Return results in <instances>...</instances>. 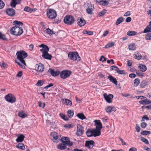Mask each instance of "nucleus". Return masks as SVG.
Masks as SVG:
<instances>
[{"label":"nucleus","instance_id":"1","mask_svg":"<svg viewBox=\"0 0 151 151\" xmlns=\"http://www.w3.org/2000/svg\"><path fill=\"white\" fill-rule=\"evenodd\" d=\"M23 32V30L22 28L16 26L12 27L10 29V33L17 36L20 35Z\"/></svg>","mask_w":151,"mask_h":151},{"label":"nucleus","instance_id":"2","mask_svg":"<svg viewBox=\"0 0 151 151\" xmlns=\"http://www.w3.org/2000/svg\"><path fill=\"white\" fill-rule=\"evenodd\" d=\"M46 15L48 18L52 19L56 17L57 14L56 12L54 9H49L46 10Z\"/></svg>","mask_w":151,"mask_h":151},{"label":"nucleus","instance_id":"3","mask_svg":"<svg viewBox=\"0 0 151 151\" xmlns=\"http://www.w3.org/2000/svg\"><path fill=\"white\" fill-rule=\"evenodd\" d=\"M5 98L7 101L11 103H14L16 101L15 96L12 93L8 94L5 96Z\"/></svg>","mask_w":151,"mask_h":151},{"label":"nucleus","instance_id":"4","mask_svg":"<svg viewBox=\"0 0 151 151\" xmlns=\"http://www.w3.org/2000/svg\"><path fill=\"white\" fill-rule=\"evenodd\" d=\"M63 21L65 24L70 25L74 22L75 20L74 17L72 16L68 15L64 17Z\"/></svg>","mask_w":151,"mask_h":151},{"label":"nucleus","instance_id":"5","mask_svg":"<svg viewBox=\"0 0 151 151\" xmlns=\"http://www.w3.org/2000/svg\"><path fill=\"white\" fill-rule=\"evenodd\" d=\"M71 73V71L65 70H63L60 73V77L63 79H65L68 78Z\"/></svg>","mask_w":151,"mask_h":151},{"label":"nucleus","instance_id":"6","mask_svg":"<svg viewBox=\"0 0 151 151\" xmlns=\"http://www.w3.org/2000/svg\"><path fill=\"white\" fill-rule=\"evenodd\" d=\"M84 132V128L81 125L78 124L77 126V131L76 134L77 135L79 136L82 135Z\"/></svg>","mask_w":151,"mask_h":151},{"label":"nucleus","instance_id":"7","mask_svg":"<svg viewBox=\"0 0 151 151\" xmlns=\"http://www.w3.org/2000/svg\"><path fill=\"white\" fill-rule=\"evenodd\" d=\"M51 136V139L54 142H58L60 140V137L57 135V134L55 132H52Z\"/></svg>","mask_w":151,"mask_h":151},{"label":"nucleus","instance_id":"8","mask_svg":"<svg viewBox=\"0 0 151 151\" xmlns=\"http://www.w3.org/2000/svg\"><path fill=\"white\" fill-rule=\"evenodd\" d=\"M44 65L43 64L39 63L37 64L36 65V70L39 73H42L44 70Z\"/></svg>","mask_w":151,"mask_h":151},{"label":"nucleus","instance_id":"9","mask_svg":"<svg viewBox=\"0 0 151 151\" xmlns=\"http://www.w3.org/2000/svg\"><path fill=\"white\" fill-rule=\"evenodd\" d=\"M103 96L106 101L108 103L112 102V99L113 98L114 96L112 94H110L108 95L106 93L103 94Z\"/></svg>","mask_w":151,"mask_h":151},{"label":"nucleus","instance_id":"10","mask_svg":"<svg viewBox=\"0 0 151 151\" xmlns=\"http://www.w3.org/2000/svg\"><path fill=\"white\" fill-rule=\"evenodd\" d=\"M94 8V6L92 4H88L87 5V8L86 9V11L88 14H92V11L93 10Z\"/></svg>","mask_w":151,"mask_h":151},{"label":"nucleus","instance_id":"11","mask_svg":"<svg viewBox=\"0 0 151 151\" xmlns=\"http://www.w3.org/2000/svg\"><path fill=\"white\" fill-rule=\"evenodd\" d=\"M96 129L100 130L102 128V124L99 120H95L94 121Z\"/></svg>","mask_w":151,"mask_h":151},{"label":"nucleus","instance_id":"12","mask_svg":"<svg viewBox=\"0 0 151 151\" xmlns=\"http://www.w3.org/2000/svg\"><path fill=\"white\" fill-rule=\"evenodd\" d=\"M17 57H27V53L24 51L21 50L16 53Z\"/></svg>","mask_w":151,"mask_h":151},{"label":"nucleus","instance_id":"13","mask_svg":"<svg viewBox=\"0 0 151 151\" xmlns=\"http://www.w3.org/2000/svg\"><path fill=\"white\" fill-rule=\"evenodd\" d=\"M95 142L93 140L86 141L85 142V146L89 148H92Z\"/></svg>","mask_w":151,"mask_h":151},{"label":"nucleus","instance_id":"14","mask_svg":"<svg viewBox=\"0 0 151 151\" xmlns=\"http://www.w3.org/2000/svg\"><path fill=\"white\" fill-rule=\"evenodd\" d=\"M48 72H50L51 75L53 76H57L60 73L59 71H55L51 68H49Z\"/></svg>","mask_w":151,"mask_h":151},{"label":"nucleus","instance_id":"15","mask_svg":"<svg viewBox=\"0 0 151 151\" xmlns=\"http://www.w3.org/2000/svg\"><path fill=\"white\" fill-rule=\"evenodd\" d=\"M7 14L10 16H13L15 14V12L14 9L12 8L7 9L6 10Z\"/></svg>","mask_w":151,"mask_h":151},{"label":"nucleus","instance_id":"16","mask_svg":"<svg viewBox=\"0 0 151 151\" xmlns=\"http://www.w3.org/2000/svg\"><path fill=\"white\" fill-rule=\"evenodd\" d=\"M86 23L85 20L83 18H81L79 19H78L77 20V24L80 27L84 26Z\"/></svg>","mask_w":151,"mask_h":151},{"label":"nucleus","instance_id":"17","mask_svg":"<svg viewBox=\"0 0 151 151\" xmlns=\"http://www.w3.org/2000/svg\"><path fill=\"white\" fill-rule=\"evenodd\" d=\"M106 111L108 113H113L116 110V108L112 106H108L106 108Z\"/></svg>","mask_w":151,"mask_h":151},{"label":"nucleus","instance_id":"18","mask_svg":"<svg viewBox=\"0 0 151 151\" xmlns=\"http://www.w3.org/2000/svg\"><path fill=\"white\" fill-rule=\"evenodd\" d=\"M107 79H109V81L115 85H117V81L116 79L113 77L112 76L109 75L107 76Z\"/></svg>","mask_w":151,"mask_h":151},{"label":"nucleus","instance_id":"19","mask_svg":"<svg viewBox=\"0 0 151 151\" xmlns=\"http://www.w3.org/2000/svg\"><path fill=\"white\" fill-rule=\"evenodd\" d=\"M21 0H12L10 2V5L12 8L15 7L17 4L20 3Z\"/></svg>","mask_w":151,"mask_h":151},{"label":"nucleus","instance_id":"20","mask_svg":"<svg viewBox=\"0 0 151 151\" xmlns=\"http://www.w3.org/2000/svg\"><path fill=\"white\" fill-rule=\"evenodd\" d=\"M92 132L94 137L99 136L101 134V130L96 129H92Z\"/></svg>","mask_w":151,"mask_h":151},{"label":"nucleus","instance_id":"21","mask_svg":"<svg viewBox=\"0 0 151 151\" xmlns=\"http://www.w3.org/2000/svg\"><path fill=\"white\" fill-rule=\"evenodd\" d=\"M62 143H63L64 145L65 146L66 145L68 146L69 147L73 145V143L72 142H71L70 140V139H68V140L66 141H63L62 142Z\"/></svg>","mask_w":151,"mask_h":151},{"label":"nucleus","instance_id":"22","mask_svg":"<svg viewBox=\"0 0 151 151\" xmlns=\"http://www.w3.org/2000/svg\"><path fill=\"white\" fill-rule=\"evenodd\" d=\"M25 136L23 134L19 135L17 137V138L16 139L17 142H22L24 139Z\"/></svg>","mask_w":151,"mask_h":151},{"label":"nucleus","instance_id":"23","mask_svg":"<svg viewBox=\"0 0 151 151\" xmlns=\"http://www.w3.org/2000/svg\"><path fill=\"white\" fill-rule=\"evenodd\" d=\"M49 51V49L47 50H45L41 51L42 55V57H52V55L48 53Z\"/></svg>","mask_w":151,"mask_h":151},{"label":"nucleus","instance_id":"24","mask_svg":"<svg viewBox=\"0 0 151 151\" xmlns=\"http://www.w3.org/2000/svg\"><path fill=\"white\" fill-rule=\"evenodd\" d=\"M68 57H79L77 52H70L68 54Z\"/></svg>","mask_w":151,"mask_h":151},{"label":"nucleus","instance_id":"25","mask_svg":"<svg viewBox=\"0 0 151 151\" xmlns=\"http://www.w3.org/2000/svg\"><path fill=\"white\" fill-rule=\"evenodd\" d=\"M18 115L19 117L22 119L26 117L27 116V114L25 113L23 111H21L19 112Z\"/></svg>","mask_w":151,"mask_h":151},{"label":"nucleus","instance_id":"26","mask_svg":"<svg viewBox=\"0 0 151 151\" xmlns=\"http://www.w3.org/2000/svg\"><path fill=\"white\" fill-rule=\"evenodd\" d=\"M124 20V19L123 17H119L117 19L115 23V25L116 26H118L121 23L123 22Z\"/></svg>","mask_w":151,"mask_h":151},{"label":"nucleus","instance_id":"27","mask_svg":"<svg viewBox=\"0 0 151 151\" xmlns=\"http://www.w3.org/2000/svg\"><path fill=\"white\" fill-rule=\"evenodd\" d=\"M39 47L42 48L40 50V52L45 50H47L49 49L48 46L44 44H41L39 46Z\"/></svg>","mask_w":151,"mask_h":151},{"label":"nucleus","instance_id":"28","mask_svg":"<svg viewBox=\"0 0 151 151\" xmlns=\"http://www.w3.org/2000/svg\"><path fill=\"white\" fill-rule=\"evenodd\" d=\"M57 148L60 150H64L66 148V147L63 143H61L57 146Z\"/></svg>","mask_w":151,"mask_h":151},{"label":"nucleus","instance_id":"29","mask_svg":"<svg viewBox=\"0 0 151 151\" xmlns=\"http://www.w3.org/2000/svg\"><path fill=\"white\" fill-rule=\"evenodd\" d=\"M140 70L142 72H144L147 70V67L145 65L141 64L138 66Z\"/></svg>","mask_w":151,"mask_h":151},{"label":"nucleus","instance_id":"30","mask_svg":"<svg viewBox=\"0 0 151 151\" xmlns=\"http://www.w3.org/2000/svg\"><path fill=\"white\" fill-rule=\"evenodd\" d=\"M139 103L141 104H148L151 103V102L147 99L143 100L141 101H139Z\"/></svg>","mask_w":151,"mask_h":151},{"label":"nucleus","instance_id":"31","mask_svg":"<svg viewBox=\"0 0 151 151\" xmlns=\"http://www.w3.org/2000/svg\"><path fill=\"white\" fill-rule=\"evenodd\" d=\"M136 48L135 43H131L128 46V48L129 50H134Z\"/></svg>","mask_w":151,"mask_h":151},{"label":"nucleus","instance_id":"32","mask_svg":"<svg viewBox=\"0 0 151 151\" xmlns=\"http://www.w3.org/2000/svg\"><path fill=\"white\" fill-rule=\"evenodd\" d=\"M86 134L88 137H91L93 136L92 129H88L86 132Z\"/></svg>","mask_w":151,"mask_h":151},{"label":"nucleus","instance_id":"33","mask_svg":"<svg viewBox=\"0 0 151 151\" xmlns=\"http://www.w3.org/2000/svg\"><path fill=\"white\" fill-rule=\"evenodd\" d=\"M16 147L23 150H24L25 149L24 145L22 143H20L16 145Z\"/></svg>","mask_w":151,"mask_h":151},{"label":"nucleus","instance_id":"34","mask_svg":"<svg viewBox=\"0 0 151 151\" xmlns=\"http://www.w3.org/2000/svg\"><path fill=\"white\" fill-rule=\"evenodd\" d=\"M44 31L47 34L50 35H52L55 34V33H54L52 30L50 29L49 28L46 29Z\"/></svg>","mask_w":151,"mask_h":151},{"label":"nucleus","instance_id":"35","mask_svg":"<svg viewBox=\"0 0 151 151\" xmlns=\"http://www.w3.org/2000/svg\"><path fill=\"white\" fill-rule=\"evenodd\" d=\"M13 24L14 25L17 26H22L23 25V23L20 21H15L13 22Z\"/></svg>","mask_w":151,"mask_h":151},{"label":"nucleus","instance_id":"36","mask_svg":"<svg viewBox=\"0 0 151 151\" xmlns=\"http://www.w3.org/2000/svg\"><path fill=\"white\" fill-rule=\"evenodd\" d=\"M148 82L145 80L142 81L140 84V86L141 88H144L147 85Z\"/></svg>","mask_w":151,"mask_h":151},{"label":"nucleus","instance_id":"37","mask_svg":"<svg viewBox=\"0 0 151 151\" xmlns=\"http://www.w3.org/2000/svg\"><path fill=\"white\" fill-rule=\"evenodd\" d=\"M77 116L80 119L83 120L86 118L85 116L84 115L83 113H78Z\"/></svg>","mask_w":151,"mask_h":151},{"label":"nucleus","instance_id":"38","mask_svg":"<svg viewBox=\"0 0 151 151\" xmlns=\"http://www.w3.org/2000/svg\"><path fill=\"white\" fill-rule=\"evenodd\" d=\"M26 57H17V59L19 60L22 64L24 65H26L25 61L24 59Z\"/></svg>","mask_w":151,"mask_h":151},{"label":"nucleus","instance_id":"39","mask_svg":"<svg viewBox=\"0 0 151 151\" xmlns=\"http://www.w3.org/2000/svg\"><path fill=\"white\" fill-rule=\"evenodd\" d=\"M74 111L71 110H69L67 112V115L69 117H72L73 115Z\"/></svg>","mask_w":151,"mask_h":151},{"label":"nucleus","instance_id":"40","mask_svg":"<svg viewBox=\"0 0 151 151\" xmlns=\"http://www.w3.org/2000/svg\"><path fill=\"white\" fill-rule=\"evenodd\" d=\"M140 83L139 79L138 78L135 79L134 80V86L137 87Z\"/></svg>","mask_w":151,"mask_h":151},{"label":"nucleus","instance_id":"41","mask_svg":"<svg viewBox=\"0 0 151 151\" xmlns=\"http://www.w3.org/2000/svg\"><path fill=\"white\" fill-rule=\"evenodd\" d=\"M137 34V32L134 31H129L127 32V35L130 36H132L135 35Z\"/></svg>","mask_w":151,"mask_h":151},{"label":"nucleus","instance_id":"42","mask_svg":"<svg viewBox=\"0 0 151 151\" xmlns=\"http://www.w3.org/2000/svg\"><path fill=\"white\" fill-rule=\"evenodd\" d=\"M70 59L71 60H73L74 61H79L81 60V57H69Z\"/></svg>","mask_w":151,"mask_h":151},{"label":"nucleus","instance_id":"43","mask_svg":"<svg viewBox=\"0 0 151 151\" xmlns=\"http://www.w3.org/2000/svg\"><path fill=\"white\" fill-rule=\"evenodd\" d=\"M83 33L84 34H87L89 35H92L93 34V32L92 31H87L86 30H84L83 32Z\"/></svg>","mask_w":151,"mask_h":151},{"label":"nucleus","instance_id":"44","mask_svg":"<svg viewBox=\"0 0 151 151\" xmlns=\"http://www.w3.org/2000/svg\"><path fill=\"white\" fill-rule=\"evenodd\" d=\"M64 103L67 105H69L70 106L72 105V103L70 100L65 99V100Z\"/></svg>","mask_w":151,"mask_h":151},{"label":"nucleus","instance_id":"45","mask_svg":"<svg viewBox=\"0 0 151 151\" xmlns=\"http://www.w3.org/2000/svg\"><path fill=\"white\" fill-rule=\"evenodd\" d=\"M44 81L43 80H39L36 85L38 86H41L43 84Z\"/></svg>","mask_w":151,"mask_h":151},{"label":"nucleus","instance_id":"46","mask_svg":"<svg viewBox=\"0 0 151 151\" xmlns=\"http://www.w3.org/2000/svg\"><path fill=\"white\" fill-rule=\"evenodd\" d=\"M151 133L150 131H143L141 132V134L142 135H147Z\"/></svg>","mask_w":151,"mask_h":151},{"label":"nucleus","instance_id":"47","mask_svg":"<svg viewBox=\"0 0 151 151\" xmlns=\"http://www.w3.org/2000/svg\"><path fill=\"white\" fill-rule=\"evenodd\" d=\"M0 65L2 68L5 69L7 67V65L3 61L0 62Z\"/></svg>","mask_w":151,"mask_h":151},{"label":"nucleus","instance_id":"48","mask_svg":"<svg viewBox=\"0 0 151 151\" xmlns=\"http://www.w3.org/2000/svg\"><path fill=\"white\" fill-rule=\"evenodd\" d=\"M114 43L113 42H112L106 45L105 47L106 48H109L110 47H113L114 46Z\"/></svg>","mask_w":151,"mask_h":151},{"label":"nucleus","instance_id":"49","mask_svg":"<svg viewBox=\"0 0 151 151\" xmlns=\"http://www.w3.org/2000/svg\"><path fill=\"white\" fill-rule=\"evenodd\" d=\"M106 9H103L102 11L100 12L99 13V15L100 17L104 15L106 12Z\"/></svg>","mask_w":151,"mask_h":151},{"label":"nucleus","instance_id":"50","mask_svg":"<svg viewBox=\"0 0 151 151\" xmlns=\"http://www.w3.org/2000/svg\"><path fill=\"white\" fill-rule=\"evenodd\" d=\"M109 3L107 0H102L100 5L105 6L107 5Z\"/></svg>","mask_w":151,"mask_h":151},{"label":"nucleus","instance_id":"51","mask_svg":"<svg viewBox=\"0 0 151 151\" xmlns=\"http://www.w3.org/2000/svg\"><path fill=\"white\" fill-rule=\"evenodd\" d=\"M60 117L62 118L64 120L67 121L68 120V118L65 115L62 114L60 113Z\"/></svg>","mask_w":151,"mask_h":151},{"label":"nucleus","instance_id":"52","mask_svg":"<svg viewBox=\"0 0 151 151\" xmlns=\"http://www.w3.org/2000/svg\"><path fill=\"white\" fill-rule=\"evenodd\" d=\"M141 140L146 144L148 145L149 143L147 139L144 137H141Z\"/></svg>","mask_w":151,"mask_h":151},{"label":"nucleus","instance_id":"53","mask_svg":"<svg viewBox=\"0 0 151 151\" xmlns=\"http://www.w3.org/2000/svg\"><path fill=\"white\" fill-rule=\"evenodd\" d=\"M0 39L5 40H6V37L5 35L2 34L0 32Z\"/></svg>","mask_w":151,"mask_h":151},{"label":"nucleus","instance_id":"54","mask_svg":"<svg viewBox=\"0 0 151 151\" xmlns=\"http://www.w3.org/2000/svg\"><path fill=\"white\" fill-rule=\"evenodd\" d=\"M145 39L148 40H151V33H148L145 36Z\"/></svg>","mask_w":151,"mask_h":151},{"label":"nucleus","instance_id":"55","mask_svg":"<svg viewBox=\"0 0 151 151\" xmlns=\"http://www.w3.org/2000/svg\"><path fill=\"white\" fill-rule=\"evenodd\" d=\"M31 8L28 6H26L24 8V11L29 12H32V11H31Z\"/></svg>","mask_w":151,"mask_h":151},{"label":"nucleus","instance_id":"56","mask_svg":"<svg viewBox=\"0 0 151 151\" xmlns=\"http://www.w3.org/2000/svg\"><path fill=\"white\" fill-rule=\"evenodd\" d=\"M117 73L119 74H126V73L125 72L124 70H120L119 69L117 71Z\"/></svg>","mask_w":151,"mask_h":151},{"label":"nucleus","instance_id":"57","mask_svg":"<svg viewBox=\"0 0 151 151\" xmlns=\"http://www.w3.org/2000/svg\"><path fill=\"white\" fill-rule=\"evenodd\" d=\"M151 28H150L148 26H147L144 30L143 32L144 33L149 32L150 31Z\"/></svg>","mask_w":151,"mask_h":151},{"label":"nucleus","instance_id":"58","mask_svg":"<svg viewBox=\"0 0 151 151\" xmlns=\"http://www.w3.org/2000/svg\"><path fill=\"white\" fill-rule=\"evenodd\" d=\"M147 125V124L146 123L142 122L140 126L142 128L144 129L146 127Z\"/></svg>","mask_w":151,"mask_h":151},{"label":"nucleus","instance_id":"59","mask_svg":"<svg viewBox=\"0 0 151 151\" xmlns=\"http://www.w3.org/2000/svg\"><path fill=\"white\" fill-rule=\"evenodd\" d=\"M5 4L4 2L1 0H0V9H2L4 6Z\"/></svg>","mask_w":151,"mask_h":151},{"label":"nucleus","instance_id":"60","mask_svg":"<svg viewBox=\"0 0 151 151\" xmlns=\"http://www.w3.org/2000/svg\"><path fill=\"white\" fill-rule=\"evenodd\" d=\"M145 119H146V120H149V118L146 115L144 116L141 121V122H142L144 121Z\"/></svg>","mask_w":151,"mask_h":151},{"label":"nucleus","instance_id":"61","mask_svg":"<svg viewBox=\"0 0 151 151\" xmlns=\"http://www.w3.org/2000/svg\"><path fill=\"white\" fill-rule=\"evenodd\" d=\"M69 139L67 137H62L60 140V141L62 142L63 141H66L68 140V139Z\"/></svg>","mask_w":151,"mask_h":151},{"label":"nucleus","instance_id":"62","mask_svg":"<svg viewBox=\"0 0 151 151\" xmlns=\"http://www.w3.org/2000/svg\"><path fill=\"white\" fill-rule=\"evenodd\" d=\"M53 86V84L52 83H50L48 85H47V86H46L44 88L47 89V88H49L50 87H51L52 86Z\"/></svg>","mask_w":151,"mask_h":151},{"label":"nucleus","instance_id":"63","mask_svg":"<svg viewBox=\"0 0 151 151\" xmlns=\"http://www.w3.org/2000/svg\"><path fill=\"white\" fill-rule=\"evenodd\" d=\"M135 129L136 130V131L138 132H139L140 131V128L139 126H138V125L137 124H136V127Z\"/></svg>","mask_w":151,"mask_h":151},{"label":"nucleus","instance_id":"64","mask_svg":"<svg viewBox=\"0 0 151 151\" xmlns=\"http://www.w3.org/2000/svg\"><path fill=\"white\" fill-rule=\"evenodd\" d=\"M134 57H142L140 53L138 52H136L134 54Z\"/></svg>","mask_w":151,"mask_h":151}]
</instances>
